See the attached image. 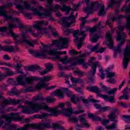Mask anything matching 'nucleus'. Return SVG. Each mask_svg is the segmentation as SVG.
I'll list each match as a JSON object with an SVG mask.
<instances>
[{"label": "nucleus", "mask_w": 130, "mask_h": 130, "mask_svg": "<svg viewBox=\"0 0 130 130\" xmlns=\"http://www.w3.org/2000/svg\"><path fill=\"white\" fill-rule=\"evenodd\" d=\"M26 103L30 107H25L24 106L19 107V108L22 109V112L23 113L30 114V113H34V112H38L39 110L44 109V110H48L49 112H51L54 116H57L58 114H61V113L64 114V116H66V114H67V113H64L67 109H63L62 111H59L55 108L49 109V107L46 106L45 104H39L28 101L26 102Z\"/></svg>", "instance_id": "nucleus-1"}, {"label": "nucleus", "mask_w": 130, "mask_h": 130, "mask_svg": "<svg viewBox=\"0 0 130 130\" xmlns=\"http://www.w3.org/2000/svg\"><path fill=\"white\" fill-rule=\"evenodd\" d=\"M51 126H50V123L47 122L45 123H34V124H26L22 127L16 128V126L12 125H10L7 129L9 130H27L29 127L32 128V129H40L44 130L46 128H50Z\"/></svg>", "instance_id": "nucleus-2"}, {"label": "nucleus", "mask_w": 130, "mask_h": 130, "mask_svg": "<svg viewBox=\"0 0 130 130\" xmlns=\"http://www.w3.org/2000/svg\"><path fill=\"white\" fill-rule=\"evenodd\" d=\"M117 41H120V43L118 45L117 47H115L114 50L116 52H121V46L124 43V40L125 39V34L122 32H119L120 31H123V27L119 26L117 28Z\"/></svg>", "instance_id": "nucleus-3"}, {"label": "nucleus", "mask_w": 130, "mask_h": 130, "mask_svg": "<svg viewBox=\"0 0 130 130\" xmlns=\"http://www.w3.org/2000/svg\"><path fill=\"white\" fill-rule=\"evenodd\" d=\"M67 54V51L63 52H57V49H53L52 50H48L47 49H45L41 50L40 52H36L35 53V57H40V56L45 57L49 54V55H59V54Z\"/></svg>", "instance_id": "nucleus-4"}, {"label": "nucleus", "mask_w": 130, "mask_h": 130, "mask_svg": "<svg viewBox=\"0 0 130 130\" xmlns=\"http://www.w3.org/2000/svg\"><path fill=\"white\" fill-rule=\"evenodd\" d=\"M12 4L8 3L7 5L0 7V16L4 17L5 20L8 21V20H11L12 22H19V19L13 17L11 15H8V12L7 11V8L8 7H11Z\"/></svg>", "instance_id": "nucleus-5"}, {"label": "nucleus", "mask_w": 130, "mask_h": 130, "mask_svg": "<svg viewBox=\"0 0 130 130\" xmlns=\"http://www.w3.org/2000/svg\"><path fill=\"white\" fill-rule=\"evenodd\" d=\"M69 43V41L67 38H60L59 40H55L52 41L51 46L56 45L58 49H62V48H67V45Z\"/></svg>", "instance_id": "nucleus-6"}, {"label": "nucleus", "mask_w": 130, "mask_h": 130, "mask_svg": "<svg viewBox=\"0 0 130 130\" xmlns=\"http://www.w3.org/2000/svg\"><path fill=\"white\" fill-rule=\"evenodd\" d=\"M30 11L34 12L35 15H37L39 17H44V16H45V17H49L50 18V17H51V12L53 11L52 8H50L48 9L45 11V13L39 12V11H38V9L34 7L30 8Z\"/></svg>", "instance_id": "nucleus-7"}, {"label": "nucleus", "mask_w": 130, "mask_h": 130, "mask_svg": "<svg viewBox=\"0 0 130 130\" xmlns=\"http://www.w3.org/2000/svg\"><path fill=\"white\" fill-rule=\"evenodd\" d=\"M86 2L87 8H85L83 11L85 13H90L91 11H92L93 9L95 7H97V8H99V3L98 2H90L89 0H85Z\"/></svg>", "instance_id": "nucleus-8"}, {"label": "nucleus", "mask_w": 130, "mask_h": 130, "mask_svg": "<svg viewBox=\"0 0 130 130\" xmlns=\"http://www.w3.org/2000/svg\"><path fill=\"white\" fill-rule=\"evenodd\" d=\"M41 24L45 25H48V22L45 21L44 20L38 21L37 23L34 25V28L38 30L40 34H43L44 33L46 34L47 28H42Z\"/></svg>", "instance_id": "nucleus-9"}, {"label": "nucleus", "mask_w": 130, "mask_h": 130, "mask_svg": "<svg viewBox=\"0 0 130 130\" xmlns=\"http://www.w3.org/2000/svg\"><path fill=\"white\" fill-rule=\"evenodd\" d=\"M49 80H50V77L49 76H46L41 78L40 82H39L37 84L35 90L39 91V90H41V89H42V88H44V87H47L48 85L46 84V83H45V82H48Z\"/></svg>", "instance_id": "nucleus-10"}, {"label": "nucleus", "mask_w": 130, "mask_h": 130, "mask_svg": "<svg viewBox=\"0 0 130 130\" xmlns=\"http://www.w3.org/2000/svg\"><path fill=\"white\" fill-rule=\"evenodd\" d=\"M97 67H100L99 62L95 61L92 63L91 66L92 70L89 73V79L90 81H91V82H94V80L92 77H94V76H95V73H96V68H97Z\"/></svg>", "instance_id": "nucleus-11"}, {"label": "nucleus", "mask_w": 130, "mask_h": 130, "mask_svg": "<svg viewBox=\"0 0 130 130\" xmlns=\"http://www.w3.org/2000/svg\"><path fill=\"white\" fill-rule=\"evenodd\" d=\"M11 116L9 118H6V122L5 123V126L6 125H8L11 123V122L12 121V119H14L15 121H17V120H21L22 119V118H20L18 117L19 113H12L11 114Z\"/></svg>", "instance_id": "nucleus-12"}, {"label": "nucleus", "mask_w": 130, "mask_h": 130, "mask_svg": "<svg viewBox=\"0 0 130 130\" xmlns=\"http://www.w3.org/2000/svg\"><path fill=\"white\" fill-rule=\"evenodd\" d=\"M69 20H75V15H74V12H71V16H69V18L67 17H64L62 19H61V21L64 25H66V27H70L71 26V24H73V22L70 21V23H69Z\"/></svg>", "instance_id": "nucleus-13"}, {"label": "nucleus", "mask_w": 130, "mask_h": 130, "mask_svg": "<svg viewBox=\"0 0 130 130\" xmlns=\"http://www.w3.org/2000/svg\"><path fill=\"white\" fill-rule=\"evenodd\" d=\"M29 37L25 32H22L21 39H20L21 42H24L29 45V46H33V41L31 40H28V38Z\"/></svg>", "instance_id": "nucleus-14"}, {"label": "nucleus", "mask_w": 130, "mask_h": 130, "mask_svg": "<svg viewBox=\"0 0 130 130\" xmlns=\"http://www.w3.org/2000/svg\"><path fill=\"white\" fill-rule=\"evenodd\" d=\"M84 112H85V111L81 110L74 112L73 109H66V110L64 111V113H67V114H65V116L69 117H70L72 114H73V113H74V114H79L80 113H83Z\"/></svg>", "instance_id": "nucleus-15"}, {"label": "nucleus", "mask_w": 130, "mask_h": 130, "mask_svg": "<svg viewBox=\"0 0 130 130\" xmlns=\"http://www.w3.org/2000/svg\"><path fill=\"white\" fill-rule=\"evenodd\" d=\"M106 38L107 40V45L110 47V48L113 47V41H112V38L111 37V34L110 32L108 31L106 35Z\"/></svg>", "instance_id": "nucleus-16"}, {"label": "nucleus", "mask_w": 130, "mask_h": 130, "mask_svg": "<svg viewBox=\"0 0 130 130\" xmlns=\"http://www.w3.org/2000/svg\"><path fill=\"white\" fill-rule=\"evenodd\" d=\"M8 30H9V34L11 35L14 38L15 40H17V38H19V36L18 35L15 34L13 31H12V29L13 28H16V25L13 24H8Z\"/></svg>", "instance_id": "nucleus-17"}, {"label": "nucleus", "mask_w": 130, "mask_h": 130, "mask_svg": "<svg viewBox=\"0 0 130 130\" xmlns=\"http://www.w3.org/2000/svg\"><path fill=\"white\" fill-rule=\"evenodd\" d=\"M84 117H85V115H81L79 117V120L81 122L82 125H84V126H86V127H89L90 125L88 123L87 121H86V119H85Z\"/></svg>", "instance_id": "nucleus-18"}, {"label": "nucleus", "mask_w": 130, "mask_h": 130, "mask_svg": "<svg viewBox=\"0 0 130 130\" xmlns=\"http://www.w3.org/2000/svg\"><path fill=\"white\" fill-rule=\"evenodd\" d=\"M80 32V30H75V31H74L73 32V35L74 36V37H75V42H78V36H80V35H83L84 37H86V35H85V31H83L82 32Z\"/></svg>", "instance_id": "nucleus-19"}, {"label": "nucleus", "mask_w": 130, "mask_h": 130, "mask_svg": "<svg viewBox=\"0 0 130 130\" xmlns=\"http://www.w3.org/2000/svg\"><path fill=\"white\" fill-rule=\"evenodd\" d=\"M98 96H100L102 97L103 99L106 100V101H109V102H114V96H109L108 95H100L98 94Z\"/></svg>", "instance_id": "nucleus-20"}, {"label": "nucleus", "mask_w": 130, "mask_h": 130, "mask_svg": "<svg viewBox=\"0 0 130 130\" xmlns=\"http://www.w3.org/2000/svg\"><path fill=\"white\" fill-rule=\"evenodd\" d=\"M54 58L59 59V60H60V61H61L63 63V64H67V63L71 61V59H68V56H66L64 58H60L59 55H57L56 56L54 57Z\"/></svg>", "instance_id": "nucleus-21"}, {"label": "nucleus", "mask_w": 130, "mask_h": 130, "mask_svg": "<svg viewBox=\"0 0 130 130\" xmlns=\"http://www.w3.org/2000/svg\"><path fill=\"white\" fill-rule=\"evenodd\" d=\"M5 70L6 71V75L4 74L3 73H0L1 78H3V77L6 78V77H7V76H13V75H14V72L13 71H11L10 70V69L6 68Z\"/></svg>", "instance_id": "nucleus-22"}, {"label": "nucleus", "mask_w": 130, "mask_h": 130, "mask_svg": "<svg viewBox=\"0 0 130 130\" xmlns=\"http://www.w3.org/2000/svg\"><path fill=\"white\" fill-rule=\"evenodd\" d=\"M14 85H21L22 86L25 85V81L23 77H19L17 79L16 81L14 82Z\"/></svg>", "instance_id": "nucleus-23"}, {"label": "nucleus", "mask_w": 130, "mask_h": 130, "mask_svg": "<svg viewBox=\"0 0 130 130\" xmlns=\"http://www.w3.org/2000/svg\"><path fill=\"white\" fill-rule=\"evenodd\" d=\"M100 10L99 12V16H104L106 13L105 11V9L104 8V5L102 4H99Z\"/></svg>", "instance_id": "nucleus-24"}, {"label": "nucleus", "mask_w": 130, "mask_h": 130, "mask_svg": "<svg viewBox=\"0 0 130 130\" xmlns=\"http://www.w3.org/2000/svg\"><path fill=\"white\" fill-rule=\"evenodd\" d=\"M54 96H58L61 99L63 98V93H62V91L60 89H57L56 91L53 93Z\"/></svg>", "instance_id": "nucleus-25"}, {"label": "nucleus", "mask_w": 130, "mask_h": 130, "mask_svg": "<svg viewBox=\"0 0 130 130\" xmlns=\"http://www.w3.org/2000/svg\"><path fill=\"white\" fill-rule=\"evenodd\" d=\"M25 69L27 70V71H36V70H38V69H41L40 67L37 66V65L30 66L29 67H25Z\"/></svg>", "instance_id": "nucleus-26"}, {"label": "nucleus", "mask_w": 130, "mask_h": 130, "mask_svg": "<svg viewBox=\"0 0 130 130\" xmlns=\"http://www.w3.org/2000/svg\"><path fill=\"white\" fill-rule=\"evenodd\" d=\"M108 117L111 121H114L115 122H117V120L115 119V117H116V116L115 115V114H114V113H111L109 115Z\"/></svg>", "instance_id": "nucleus-27"}, {"label": "nucleus", "mask_w": 130, "mask_h": 130, "mask_svg": "<svg viewBox=\"0 0 130 130\" xmlns=\"http://www.w3.org/2000/svg\"><path fill=\"white\" fill-rule=\"evenodd\" d=\"M87 89L89 91H91V92H94V93H99V92H100L99 88H98L97 86L87 87Z\"/></svg>", "instance_id": "nucleus-28"}, {"label": "nucleus", "mask_w": 130, "mask_h": 130, "mask_svg": "<svg viewBox=\"0 0 130 130\" xmlns=\"http://www.w3.org/2000/svg\"><path fill=\"white\" fill-rule=\"evenodd\" d=\"M71 81L74 84H77V83H83V80L80 78H76L75 77H71Z\"/></svg>", "instance_id": "nucleus-29"}, {"label": "nucleus", "mask_w": 130, "mask_h": 130, "mask_svg": "<svg viewBox=\"0 0 130 130\" xmlns=\"http://www.w3.org/2000/svg\"><path fill=\"white\" fill-rule=\"evenodd\" d=\"M125 18H126V27L129 29V35H130V15L125 16Z\"/></svg>", "instance_id": "nucleus-30"}, {"label": "nucleus", "mask_w": 130, "mask_h": 130, "mask_svg": "<svg viewBox=\"0 0 130 130\" xmlns=\"http://www.w3.org/2000/svg\"><path fill=\"white\" fill-rule=\"evenodd\" d=\"M101 25V22H99L98 25L94 26L93 28H89L88 30L89 32H90L91 33H93V32H95V31H96V29H97V28H99V29H101V27H100Z\"/></svg>", "instance_id": "nucleus-31"}, {"label": "nucleus", "mask_w": 130, "mask_h": 130, "mask_svg": "<svg viewBox=\"0 0 130 130\" xmlns=\"http://www.w3.org/2000/svg\"><path fill=\"white\" fill-rule=\"evenodd\" d=\"M116 0H110V4H109V5L108 6L107 9H111L113 7V6H114L115 5V4H116V1H115Z\"/></svg>", "instance_id": "nucleus-32"}, {"label": "nucleus", "mask_w": 130, "mask_h": 130, "mask_svg": "<svg viewBox=\"0 0 130 130\" xmlns=\"http://www.w3.org/2000/svg\"><path fill=\"white\" fill-rule=\"evenodd\" d=\"M71 6L67 7V6L63 5V7L61 9V11H65L67 13H69L71 12Z\"/></svg>", "instance_id": "nucleus-33"}, {"label": "nucleus", "mask_w": 130, "mask_h": 130, "mask_svg": "<svg viewBox=\"0 0 130 130\" xmlns=\"http://www.w3.org/2000/svg\"><path fill=\"white\" fill-rule=\"evenodd\" d=\"M88 117L89 118H92L93 120H101V118H99V117H95L93 114H88Z\"/></svg>", "instance_id": "nucleus-34"}, {"label": "nucleus", "mask_w": 130, "mask_h": 130, "mask_svg": "<svg viewBox=\"0 0 130 130\" xmlns=\"http://www.w3.org/2000/svg\"><path fill=\"white\" fill-rule=\"evenodd\" d=\"M44 98L42 97L41 94L38 95L37 97L34 98V101H43Z\"/></svg>", "instance_id": "nucleus-35"}, {"label": "nucleus", "mask_w": 130, "mask_h": 130, "mask_svg": "<svg viewBox=\"0 0 130 130\" xmlns=\"http://www.w3.org/2000/svg\"><path fill=\"white\" fill-rule=\"evenodd\" d=\"M70 61L71 62L72 66H77L78 63V58L75 57L73 59H71Z\"/></svg>", "instance_id": "nucleus-36"}, {"label": "nucleus", "mask_w": 130, "mask_h": 130, "mask_svg": "<svg viewBox=\"0 0 130 130\" xmlns=\"http://www.w3.org/2000/svg\"><path fill=\"white\" fill-rule=\"evenodd\" d=\"M26 82H27L28 84H32L34 81H35V78H32V77H27L26 79Z\"/></svg>", "instance_id": "nucleus-37"}, {"label": "nucleus", "mask_w": 130, "mask_h": 130, "mask_svg": "<svg viewBox=\"0 0 130 130\" xmlns=\"http://www.w3.org/2000/svg\"><path fill=\"white\" fill-rule=\"evenodd\" d=\"M107 129H114L116 128V123H113L111 125L106 127Z\"/></svg>", "instance_id": "nucleus-38"}, {"label": "nucleus", "mask_w": 130, "mask_h": 130, "mask_svg": "<svg viewBox=\"0 0 130 130\" xmlns=\"http://www.w3.org/2000/svg\"><path fill=\"white\" fill-rule=\"evenodd\" d=\"M9 104H11V102L7 100H5L2 103V105H1V106L2 108H4V107H5L6 105H9Z\"/></svg>", "instance_id": "nucleus-39"}, {"label": "nucleus", "mask_w": 130, "mask_h": 130, "mask_svg": "<svg viewBox=\"0 0 130 130\" xmlns=\"http://www.w3.org/2000/svg\"><path fill=\"white\" fill-rule=\"evenodd\" d=\"M130 54V46H126L124 50V55Z\"/></svg>", "instance_id": "nucleus-40"}, {"label": "nucleus", "mask_w": 130, "mask_h": 130, "mask_svg": "<svg viewBox=\"0 0 130 130\" xmlns=\"http://www.w3.org/2000/svg\"><path fill=\"white\" fill-rule=\"evenodd\" d=\"M67 117H69V119L71 120V121H74L75 123H77L79 121V119L75 117V116L71 117L70 116H67Z\"/></svg>", "instance_id": "nucleus-41"}, {"label": "nucleus", "mask_w": 130, "mask_h": 130, "mask_svg": "<svg viewBox=\"0 0 130 130\" xmlns=\"http://www.w3.org/2000/svg\"><path fill=\"white\" fill-rule=\"evenodd\" d=\"M7 51L9 52H14V47L13 46H7Z\"/></svg>", "instance_id": "nucleus-42"}, {"label": "nucleus", "mask_w": 130, "mask_h": 130, "mask_svg": "<svg viewBox=\"0 0 130 130\" xmlns=\"http://www.w3.org/2000/svg\"><path fill=\"white\" fill-rule=\"evenodd\" d=\"M74 72L75 73V74H76L78 76H80V77H83V76H84V72H83L82 71L77 70Z\"/></svg>", "instance_id": "nucleus-43"}, {"label": "nucleus", "mask_w": 130, "mask_h": 130, "mask_svg": "<svg viewBox=\"0 0 130 130\" xmlns=\"http://www.w3.org/2000/svg\"><path fill=\"white\" fill-rule=\"evenodd\" d=\"M11 102H12V104L14 105H16V104H19L20 102H21V101L20 100H18L17 101H16L15 99H13L10 100Z\"/></svg>", "instance_id": "nucleus-44"}, {"label": "nucleus", "mask_w": 130, "mask_h": 130, "mask_svg": "<svg viewBox=\"0 0 130 130\" xmlns=\"http://www.w3.org/2000/svg\"><path fill=\"white\" fill-rule=\"evenodd\" d=\"M99 45V44H96V45L95 46L92 47L91 48V51H95V52L96 51H98V50H97V49L98 48Z\"/></svg>", "instance_id": "nucleus-45"}, {"label": "nucleus", "mask_w": 130, "mask_h": 130, "mask_svg": "<svg viewBox=\"0 0 130 130\" xmlns=\"http://www.w3.org/2000/svg\"><path fill=\"white\" fill-rule=\"evenodd\" d=\"M61 8H60V7H59V5H56L54 8V9L52 8L53 11H54V12H56V11H58V10H61Z\"/></svg>", "instance_id": "nucleus-46"}, {"label": "nucleus", "mask_w": 130, "mask_h": 130, "mask_svg": "<svg viewBox=\"0 0 130 130\" xmlns=\"http://www.w3.org/2000/svg\"><path fill=\"white\" fill-rule=\"evenodd\" d=\"M55 101V99H53V98H46V102L48 103H50V102H53Z\"/></svg>", "instance_id": "nucleus-47"}, {"label": "nucleus", "mask_w": 130, "mask_h": 130, "mask_svg": "<svg viewBox=\"0 0 130 130\" xmlns=\"http://www.w3.org/2000/svg\"><path fill=\"white\" fill-rule=\"evenodd\" d=\"M122 117L124 118V120L125 121H126V122L129 121L130 120V116L123 115Z\"/></svg>", "instance_id": "nucleus-48"}, {"label": "nucleus", "mask_w": 130, "mask_h": 130, "mask_svg": "<svg viewBox=\"0 0 130 130\" xmlns=\"http://www.w3.org/2000/svg\"><path fill=\"white\" fill-rule=\"evenodd\" d=\"M115 73L109 72L108 73L107 78H113V77H115Z\"/></svg>", "instance_id": "nucleus-49"}, {"label": "nucleus", "mask_w": 130, "mask_h": 130, "mask_svg": "<svg viewBox=\"0 0 130 130\" xmlns=\"http://www.w3.org/2000/svg\"><path fill=\"white\" fill-rule=\"evenodd\" d=\"M117 90V88H114L113 89H112L111 90L108 91V94L109 95H112V94H114L115 92V91Z\"/></svg>", "instance_id": "nucleus-50"}, {"label": "nucleus", "mask_w": 130, "mask_h": 130, "mask_svg": "<svg viewBox=\"0 0 130 130\" xmlns=\"http://www.w3.org/2000/svg\"><path fill=\"white\" fill-rule=\"evenodd\" d=\"M75 98H76V96H75V94H73L71 96V100L72 102H73V103H74L75 104H77V101L75 100Z\"/></svg>", "instance_id": "nucleus-51"}, {"label": "nucleus", "mask_w": 130, "mask_h": 130, "mask_svg": "<svg viewBox=\"0 0 130 130\" xmlns=\"http://www.w3.org/2000/svg\"><path fill=\"white\" fill-rule=\"evenodd\" d=\"M77 62L80 63V64H83L85 63V61H84V59L80 58V59H77Z\"/></svg>", "instance_id": "nucleus-52"}, {"label": "nucleus", "mask_w": 130, "mask_h": 130, "mask_svg": "<svg viewBox=\"0 0 130 130\" xmlns=\"http://www.w3.org/2000/svg\"><path fill=\"white\" fill-rule=\"evenodd\" d=\"M99 38V37H94L93 38L91 39V41L93 43L97 42V41L98 40Z\"/></svg>", "instance_id": "nucleus-53"}, {"label": "nucleus", "mask_w": 130, "mask_h": 130, "mask_svg": "<svg viewBox=\"0 0 130 130\" xmlns=\"http://www.w3.org/2000/svg\"><path fill=\"white\" fill-rule=\"evenodd\" d=\"M101 111H107V110H109V107H105L100 108Z\"/></svg>", "instance_id": "nucleus-54"}, {"label": "nucleus", "mask_w": 130, "mask_h": 130, "mask_svg": "<svg viewBox=\"0 0 130 130\" xmlns=\"http://www.w3.org/2000/svg\"><path fill=\"white\" fill-rule=\"evenodd\" d=\"M8 29V27L6 26H4L2 27H0V32H6Z\"/></svg>", "instance_id": "nucleus-55"}, {"label": "nucleus", "mask_w": 130, "mask_h": 130, "mask_svg": "<svg viewBox=\"0 0 130 130\" xmlns=\"http://www.w3.org/2000/svg\"><path fill=\"white\" fill-rule=\"evenodd\" d=\"M119 99H120V100H121V99L127 100V99H128V96L127 95V94H124L123 95L121 96L119 98Z\"/></svg>", "instance_id": "nucleus-56"}, {"label": "nucleus", "mask_w": 130, "mask_h": 130, "mask_svg": "<svg viewBox=\"0 0 130 130\" xmlns=\"http://www.w3.org/2000/svg\"><path fill=\"white\" fill-rule=\"evenodd\" d=\"M102 122L104 125H106L108 124V123H109V121L108 120L104 119L102 121Z\"/></svg>", "instance_id": "nucleus-57"}, {"label": "nucleus", "mask_w": 130, "mask_h": 130, "mask_svg": "<svg viewBox=\"0 0 130 130\" xmlns=\"http://www.w3.org/2000/svg\"><path fill=\"white\" fill-rule=\"evenodd\" d=\"M24 91H26V92H34V90L31 89V87L26 88L25 89H24Z\"/></svg>", "instance_id": "nucleus-58"}, {"label": "nucleus", "mask_w": 130, "mask_h": 130, "mask_svg": "<svg viewBox=\"0 0 130 130\" xmlns=\"http://www.w3.org/2000/svg\"><path fill=\"white\" fill-rule=\"evenodd\" d=\"M16 8H17L19 11H20V10H24V7H23L22 5H16Z\"/></svg>", "instance_id": "nucleus-59"}, {"label": "nucleus", "mask_w": 130, "mask_h": 130, "mask_svg": "<svg viewBox=\"0 0 130 130\" xmlns=\"http://www.w3.org/2000/svg\"><path fill=\"white\" fill-rule=\"evenodd\" d=\"M82 22V24H81V26H82V27H81V29H83V28H84V26H85V24H86V23H87V21H86L85 20H81Z\"/></svg>", "instance_id": "nucleus-60"}, {"label": "nucleus", "mask_w": 130, "mask_h": 130, "mask_svg": "<svg viewBox=\"0 0 130 130\" xmlns=\"http://www.w3.org/2000/svg\"><path fill=\"white\" fill-rule=\"evenodd\" d=\"M104 50H105V48H100L99 50L96 51V53L100 52L101 53H102Z\"/></svg>", "instance_id": "nucleus-61"}, {"label": "nucleus", "mask_w": 130, "mask_h": 130, "mask_svg": "<svg viewBox=\"0 0 130 130\" xmlns=\"http://www.w3.org/2000/svg\"><path fill=\"white\" fill-rule=\"evenodd\" d=\"M0 50H4V51H7V46H5V47L0 46Z\"/></svg>", "instance_id": "nucleus-62"}, {"label": "nucleus", "mask_w": 130, "mask_h": 130, "mask_svg": "<svg viewBox=\"0 0 130 130\" xmlns=\"http://www.w3.org/2000/svg\"><path fill=\"white\" fill-rule=\"evenodd\" d=\"M82 100L83 103H84V104H88V103H89L90 102V100H86L85 99H82Z\"/></svg>", "instance_id": "nucleus-63"}, {"label": "nucleus", "mask_w": 130, "mask_h": 130, "mask_svg": "<svg viewBox=\"0 0 130 130\" xmlns=\"http://www.w3.org/2000/svg\"><path fill=\"white\" fill-rule=\"evenodd\" d=\"M47 73H48V70H44L43 72H41V75L42 76H43V75H45V74H47Z\"/></svg>", "instance_id": "nucleus-64"}]
</instances>
